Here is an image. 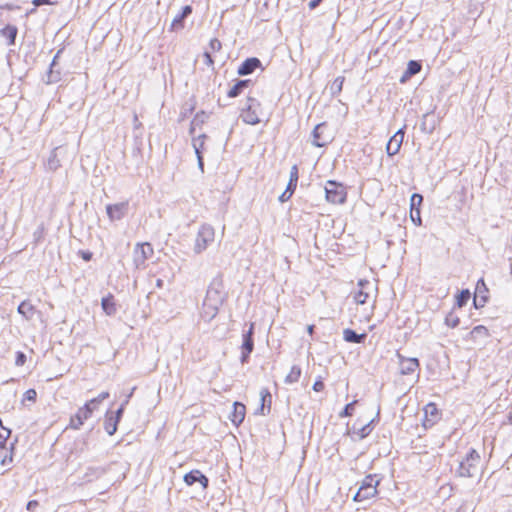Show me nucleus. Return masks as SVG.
I'll return each instance as SVG.
<instances>
[{
  "mask_svg": "<svg viewBox=\"0 0 512 512\" xmlns=\"http://www.w3.org/2000/svg\"><path fill=\"white\" fill-rule=\"evenodd\" d=\"M488 336L489 331L483 325L475 326L470 332V337L472 340H477L478 338H487Z\"/></svg>",
  "mask_w": 512,
  "mask_h": 512,
  "instance_id": "c85d7f7f",
  "label": "nucleus"
},
{
  "mask_svg": "<svg viewBox=\"0 0 512 512\" xmlns=\"http://www.w3.org/2000/svg\"><path fill=\"white\" fill-rule=\"evenodd\" d=\"M209 118V115L204 112V111H201V112H198L192 122H191V127H190V134H193L194 131H195V128L197 126H201L202 124H204Z\"/></svg>",
  "mask_w": 512,
  "mask_h": 512,
  "instance_id": "bb28decb",
  "label": "nucleus"
},
{
  "mask_svg": "<svg viewBox=\"0 0 512 512\" xmlns=\"http://www.w3.org/2000/svg\"><path fill=\"white\" fill-rule=\"evenodd\" d=\"M296 185H297V182L292 183L291 180H289L286 191H292V193H293L296 188Z\"/></svg>",
  "mask_w": 512,
  "mask_h": 512,
  "instance_id": "864d4df0",
  "label": "nucleus"
},
{
  "mask_svg": "<svg viewBox=\"0 0 512 512\" xmlns=\"http://www.w3.org/2000/svg\"><path fill=\"white\" fill-rule=\"evenodd\" d=\"M380 483V479L377 475L369 474L361 482V485L353 497L355 502H362L373 498L377 495V487Z\"/></svg>",
  "mask_w": 512,
  "mask_h": 512,
  "instance_id": "20e7f679",
  "label": "nucleus"
},
{
  "mask_svg": "<svg viewBox=\"0 0 512 512\" xmlns=\"http://www.w3.org/2000/svg\"><path fill=\"white\" fill-rule=\"evenodd\" d=\"M399 371L402 375H410L419 368V361L417 358H408L397 353Z\"/></svg>",
  "mask_w": 512,
  "mask_h": 512,
  "instance_id": "9d476101",
  "label": "nucleus"
},
{
  "mask_svg": "<svg viewBox=\"0 0 512 512\" xmlns=\"http://www.w3.org/2000/svg\"><path fill=\"white\" fill-rule=\"evenodd\" d=\"M373 285L368 280H360L353 292V299L357 304H365L373 292Z\"/></svg>",
  "mask_w": 512,
  "mask_h": 512,
  "instance_id": "1a4fd4ad",
  "label": "nucleus"
},
{
  "mask_svg": "<svg viewBox=\"0 0 512 512\" xmlns=\"http://www.w3.org/2000/svg\"><path fill=\"white\" fill-rule=\"evenodd\" d=\"M184 481L189 486L196 482H200L204 488L207 487L208 484V479L199 470H194L187 473L184 476Z\"/></svg>",
  "mask_w": 512,
  "mask_h": 512,
  "instance_id": "f3484780",
  "label": "nucleus"
},
{
  "mask_svg": "<svg viewBox=\"0 0 512 512\" xmlns=\"http://www.w3.org/2000/svg\"><path fill=\"white\" fill-rule=\"evenodd\" d=\"M373 420H370L368 423L362 425L361 427H357L354 425L352 429L350 430V434L354 438L363 439L366 436H368L372 431V424Z\"/></svg>",
  "mask_w": 512,
  "mask_h": 512,
  "instance_id": "aec40b11",
  "label": "nucleus"
},
{
  "mask_svg": "<svg viewBox=\"0 0 512 512\" xmlns=\"http://www.w3.org/2000/svg\"><path fill=\"white\" fill-rule=\"evenodd\" d=\"M215 240V229L209 224H202L195 237L193 251L199 255L203 253Z\"/></svg>",
  "mask_w": 512,
  "mask_h": 512,
  "instance_id": "7ed1b4c3",
  "label": "nucleus"
},
{
  "mask_svg": "<svg viewBox=\"0 0 512 512\" xmlns=\"http://www.w3.org/2000/svg\"><path fill=\"white\" fill-rule=\"evenodd\" d=\"M326 125L324 123L318 124L312 132V144L316 147H324L330 142V136L325 135Z\"/></svg>",
  "mask_w": 512,
  "mask_h": 512,
  "instance_id": "ddd939ff",
  "label": "nucleus"
},
{
  "mask_svg": "<svg viewBox=\"0 0 512 512\" xmlns=\"http://www.w3.org/2000/svg\"><path fill=\"white\" fill-rule=\"evenodd\" d=\"M480 456L472 449L467 457L459 464L458 474L461 477H473L478 471Z\"/></svg>",
  "mask_w": 512,
  "mask_h": 512,
  "instance_id": "423d86ee",
  "label": "nucleus"
},
{
  "mask_svg": "<svg viewBox=\"0 0 512 512\" xmlns=\"http://www.w3.org/2000/svg\"><path fill=\"white\" fill-rule=\"evenodd\" d=\"M313 330H314V326H313V325H309V326L307 327V331H308V333H309V334H312V333H313Z\"/></svg>",
  "mask_w": 512,
  "mask_h": 512,
  "instance_id": "0e129e2a",
  "label": "nucleus"
},
{
  "mask_svg": "<svg viewBox=\"0 0 512 512\" xmlns=\"http://www.w3.org/2000/svg\"><path fill=\"white\" fill-rule=\"evenodd\" d=\"M356 401H353L349 404H347L344 408V410L340 413V417H348V416H351L353 414V410H354V405H355Z\"/></svg>",
  "mask_w": 512,
  "mask_h": 512,
  "instance_id": "79ce46f5",
  "label": "nucleus"
},
{
  "mask_svg": "<svg viewBox=\"0 0 512 512\" xmlns=\"http://www.w3.org/2000/svg\"><path fill=\"white\" fill-rule=\"evenodd\" d=\"M191 12H192L191 6H189V5L184 6L182 8V11L173 18V20L171 22V29L175 30V31L182 29L184 18H186L189 14H191Z\"/></svg>",
  "mask_w": 512,
  "mask_h": 512,
  "instance_id": "6ab92c4d",
  "label": "nucleus"
},
{
  "mask_svg": "<svg viewBox=\"0 0 512 512\" xmlns=\"http://www.w3.org/2000/svg\"><path fill=\"white\" fill-rule=\"evenodd\" d=\"M412 76L407 74V71L403 73V75L400 78L401 83H405L408 79H410Z\"/></svg>",
  "mask_w": 512,
  "mask_h": 512,
  "instance_id": "4d7b16f0",
  "label": "nucleus"
},
{
  "mask_svg": "<svg viewBox=\"0 0 512 512\" xmlns=\"http://www.w3.org/2000/svg\"><path fill=\"white\" fill-rule=\"evenodd\" d=\"M260 65L261 62L258 58H248L240 65V67L238 68V73L240 75L251 74Z\"/></svg>",
  "mask_w": 512,
  "mask_h": 512,
  "instance_id": "a211bd4d",
  "label": "nucleus"
},
{
  "mask_svg": "<svg viewBox=\"0 0 512 512\" xmlns=\"http://www.w3.org/2000/svg\"><path fill=\"white\" fill-rule=\"evenodd\" d=\"M57 151L58 148L53 149L47 159L46 167L49 171H56L61 166Z\"/></svg>",
  "mask_w": 512,
  "mask_h": 512,
  "instance_id": "b1692460",
  "label": "nucleus"
},
{
  "mask_svg": "<svg viewBox=\"0 0 512 512\" xmlns=\"http://www.w3.org/2000/svg\"><path fill=\"white\" fill-rule=\"evenodd\" d=\"M320 2H309V7L311 10L315 9Z\"/></svg>",
  "mask_w": 512,
  "mask_h": 512,
  "instance_id": "680f3d73",
  "label": "nucleus"
},
{
  "mask_svg": "<svg viewBox=\"0 0 512 512\" xmlns=\"http://www.w3.org/2000/svg\"><path fill=\"white\" fill-rule=\"evenodd\" d=\"M12 452L13 447L10 446L9 448L0 450V464L3 467H8L12 463Z\"/></svg>",
  "mask_w": 512,
  "mask_h": 512,
  "instance_id": "cd10ccee",
  "label": "nucleus"
},
{
  "mask_svg": "<svg viewBox=\"0 0 512 512\" xmlns=\"http://www.w3.org/2000/svg\"><path fill=\"white\" fill-rule=\"evenodd\" d=\"M212 53L208 50H206L203 54V57H204V61L205 63L208 65V66H211L213 65V59H212Z\"/></svg>",
  "mask_w": 512,
  "mask_h": 512,
  "instance_id": "09e8293b",
  "label": "nucleus"
},
{
  "mask_svg": "<svg viewBox=\"0 0 512 512\" xmlns=\"http://www.w3.org/2000/svg\"><path fill=\"white\" fill-rule=\"evenodd\" d=\"M58 55H59V52L55 55L52 63H51V68H50V71L47 75V80L46 82L48 84H51V83H56L60 80V76H59V72H55L53 70V68L56 66V59L58 58Z\"/></svg>",
  "mask_w": 512,
  "mask_h": 512,
  "instance_id": "473e14b6",
  "label": "nucleus"
},
{
  "mask_svg": "<svg viewBox=\"0 0 512 512\" xmlns=\"http://www.w3.org/2000/svg\"><path fill=\"white\" fill-rule=\"evenodd\" d=\"M422 202H423L422 195H420L418 193H414L410 199V211L420 209Z\"/></svg>",
  "mask_w": 512,
  "mask_h": 512,
  "instance_id": "c9c22d12",
  "label": "nucleus"
},
{
  "mask_svg": "<svg viewBox=\"0 0 512 512\" xmlns=\"http://www.w3.org/2000/svg\"><path fill=\"white\" fill-rule=\"evenodd\" d=\"M260 394H261V402H262V404H261V412L263 413L264 403H265L266 397H270V394H269V392L266 389H263Z\"/></svg>",
  "mask_w": 512,
  "mask_h": 512,
  "instance_id": "8fccbe9b",
  "label": "nucleus"
},
{
  "mask_svg": "<svg viewBox=\"0 0 512 512\" xmlns=\"http://www.w3.org/2000/svg\"><path fill=\"white\" fill-rule=\"evenodd\" d=\"M101 306L106 315L112 316L116 313V304L113 300V296L110 294L102 298Z\"/></svg>",
  "mask_w": 512,
  "mask_h": 512,
  "instance_id": "5701e85b",
  "label": "nucleus"
},
{
  "mask_svg": "<svg viewBox=\"0 0 512 512\" xmlns=\"http://www.w3.org/2000/svg\"><path fill=\"white\" fill-rule=\"evenodd\" d=\"M480 287H484L485 288V282L483 279H480L478 282H477V289H479Z\"/></svg>",
  "mask_w": 512,
  "mask_h": 512,
  "instance_id": "e2e57ef3",
  "label": "nucleus"
},
{
  "mask_svg": "<svg viewBox=\"0 0 512 512\" xmlns=\"http://www.w3.org/2000/svg\"><path fill=\"white\" fill-rule=\"evenodd\" d=\"M344 340L351 343H361L366 338V334H357L355 331L351 329H345L343 331Z\"/></svg>",
  "mask_w": 512,
  "mask_h": 512,
  "instance_id": "393cba45",
  "label": "nucleus"
},
{
  "mask_svg": "<svg viewBox=\"0 0 512 512\" xmlns=\"http://www.w3.org/2000/svg\"><path fill=\"white\" fill-rule=\"evenodd\" d=\"M131 395H132V392L128 395L127 399L122 403L120 408L116 411L114 418L117 419V421L120 420V418L122 416V413L124 411V406L128 403L129 398L131 397Z\"/></svg>",
  "mask_w": 512,
  "mask_h": 512,
  "instance_id": "a18cd8bd",
  "label": "nucleus"
},
{
  "mask_svg": "<svg viewBox=\"0 0 512 512\" xmlns=\"http://www.w3.org/2000/svg\"><path fill=\"white\" fill-rule=\"evenodd\" d=\"M247 83L248 81L246 80H241L239 81L238 83H236L228 92V96L233 98V97H237L241 91L243 90V88H245L247 86Z\"/></svg>",
  "mask_w": 512,
  "mask_h": 512,
  "instance_id": "f704fd0d",
  "label": "nucleus"
},
{
  "mask_svg": "<svg viewBox=\"0 0 512 512\" xmlns=\"http://www.w3.org/2000/svg\"><path fill=\"white\" fill-rule=\"evenodd\" d=\"M469 299H470V292L468 290L461 291V293L457 296L458 306L462 307V306L466 305Z\"/></svg>",
  "mask_w": 512,
  "mask_h": 512,
  "instance_id": "58836bf2",
  "label": "nucleus"
},
{
  "mask_svg": "<svg viewBox=\"0 0 512 512\" xmlns=\"http://www.w3.org/2000/svg\"><path fill=\"white\" fill-rule=\"evenodd\" d=\"M156 284H157L158 287H162L163 281L161 279H158Z\"/></svg>",
  "mask_w": 512,
  "mask_h": 512,
  "instance_id": "69168bd1",
  "label": "nucleus"
},
{
  "mask_svg": "<svg viewBox=\"0 0 512 512\" xmlns=\"http://www.w3.org/2000/svg\"><path fill=\"white\" fill-rule=\"evenodd\" d=\"M459 322V318L451 313L447 315L445 318V324L451 328L457 327L459 325Z\"/></svg>",
  "mask_w": 512,
  "mask_h": 512,
  "instance_id": "ea45409f",
  "label": "nucleus"
},
{
  "mask_svg": "<svg viewBox=\"0 0 512 512\" xmlns=\"http://www.w3.org/2000/svg\"><path fill=\"white\" fill-rule=\"evenodd\" d=\"M82 257L84 260L89 261L91 259V253L89 252H83Z\"/></svg>",
  "mask_w": 512,
  "mask_h": 512,
  "instance_id": "bf43d9fd",
  "label": "nucleus"
},
{
  "mask_svg": "<svg viewBox=\"0 0 512 512\" xmlns=\"http://www.w3.org/2000/svg\"><path fill=\"white\" fill-rule=\"evenodd\" d=\"M154 249L150 243H137L133 251V262L137 269H144L146 261L153 255Z\"/></svg>",
  "mask_w": 512,
  "mask_h": 512,
  "instance_id": "0eeeda50",
  "label": "nucleus"
},
{
  "mask_svg": "<svg viewBox=\"0 0 512 512\" xmlns=\"http://www.w3.org/2000/svg\"><path fill=\"white\" fill-rule=\"evenodd\" d=\"M17 35V28L13 25H6L0 30V36L6 40L7 45H13Z\"/></svg>",
  "mask_w": 512,
  "mask_h": 512,
  "instance_id": "412c9836",
  "label": "nucleus"
},
{
  "mask_svg": "<svg viewBox=\"0 0 512 512\" xmlns=\"http://www.w3.org/2000/svg\"><path fill=\"white\" fill-rule=\"evenodd\" d=\"M407 74L408 75H415L421 71V64L417 61L410 60L407 64Z\"/></svg>",
  "mask_w": 512,
  "mask_h": 512,
  "instance_id": "e433bc0d",
  "label": "nucleus"
},
{
  "mask_svg": "<svg viewBox=\"0 0 512 512\" xmlns=\"http://www.w3.org/2000/svg\"><path fill=\"white\" fill-rule=\"evenodd\" d=\"M325 194L328 202L342 204L346 200V190L342 184L328 181L325 185Z\"/></svg>",
  "mask_w": 512,
  "mask_h": 512,
  "instance_id": "6e6552de",
  "label": "nucleus"
},
{
  "mask_svg": "<svg viewBox=\"0 0 512 512\" xmlns=\"http://www.w3.org/2000/svg\"><path fill=\"white\" fill-rule=\"evenodd\" d=\"M324 389V383L322 380H317L313 385V390L316 392H320Z\"/></svg>",
  "mask_w": 512,
  "mask_h": 512,
  "instance_id": "603ef678",
  "label": "nucleus"
},
{
  "mask_svg": "<svg viewBox=\"0 0 512 512\" xmlns=\"http://www.w3.org/2000/svg\"><path fill=\"white\" fill-rule=\"evenodd\" d=\"M101 402H94L93 404H91V413L94 412V410H96L98 408V405L100 404Z\"/></svg>",
  "mask_w": 512,
  "mask_h": 512,
  "instance_id": "052dcab7",
  "label": "nucleus"
},
{
  "mask_svg": "<svg viewBox=\"0 0 512 512\" xmlns=\"http://www.w3.org/2000/svg\"><path fill=\"white\" fill-rule=\"evenodd\" d=\"M301 376V369L299 366L294 365L291 367L290 372L285 377V383L287 384H293L298 382L299 378Z\"/></svg>",
  "mask_w": 512,
  "mask_h": 512,
  "instance_id": "2f4dec72",
  "label": "nucleus"
},
{
  "mask_svg": "<svg viewBox=\"0 0 512 512\" xmlns=\"http://www.w3.org/2000/svg\"><path fill=\"white\" fill-rule=\"evenodd\" d=\"M438 414L439 412L437 406L434 403H428L424 407V426H432L436 422Z\"/></svg>",
  "mask_w": 512,
  "mask_h": 512,
  "instance_id": "dca6fc26",
  "label": "nucleus"
},
{
  "mask_svg": "<svg viewBox=\"0 0 512 512\" xmlns=\"http://www.w3.org/2000/svg\"><path fill=\"white\" fill-rule=\"evenodd\" d=\"M240 116L246 124L256 125L260 123L262 116L261 104L254 98H248Z\"/></svg>",
  "mask_w": 512,
  "mask_h": 512,
  "instance_id": "39448f33",
  "label": "nucleus"
},
{
  "mask_svg": "<svg viewBox=\"0 0 512 512\" xmlns=\"http://www.w3.org/2000/svg\"><path fill=\"white\" fill-rule=\"evenodd\" d=\"M404 139V130L399 129L388 141L386 145V152L389 156L396 155L403 143Z\"/></svg>",
  "mask_w": 512,
  "mask_h": 512,
  "instance_id": "f8f14e48",
  "label": "nucleus"
},
{
  "mask_svg": "<svg viewBox=\"0 0 512 512\" xmlns=\"http://www.w3.org/2000/svg\"><path fill=\"white\" fill-rule=\"evenodd\" d=\"M105 469L102 467H90L87 469L84 478L85 481L91 482L94 479H97L105 474Z\"/></svg>",
  "mask_w": 512,
  "mask_h": 512,
  "instance_id": "a878e982",
  "label": "nucleus"
},
{
  "mask_svg": "<svg viewBox=\"0 0 512 512\" xmlns=\"http://www.w3.org/2000/svg\"><path fill=\"white\" fill-rule=\"evenodd\" d=\"M410 218L415 225L420 226L422 224L420 209L410 211Z\"/></svg>",
  "mask_w": 512,
  "mask_h": 512,
  "instance_id": "a19ab883",
  "label": "nucleus"
},
{
  "mask_svg": "<svg viewBox=\"0 0 512 512\" xmlns=\"http://www.w3.org/2000/svg\"><path fill=\"white\" fill-rule=\"evenodd\" d=\"M26 362V355L22 352H17L15 365L16 366H23Z\"/></svg>",
  "mask_w": 512,
  "mask_h": 512,
  "instance_id": "49530a36",
  "label": "nucleus"
},
{
  "mask_svg": "<svg viewBox=\"0 0 512 512\" xmlns=\"http://www.w3.org/2000/svg\"><path fill=\"white\" fill-rule=\"evenodd\" d=\"M119 421L114 418V416L111 414H107L106 420H105V431L108 435H113L117 431V424Z\"/></svg>",
  "mask_w": 512,
  "mask_h": 512,
  "instance_id": "7c9ffc66",
  "label": "nucleus"
},
{
  "mask_svg": "<svg viewBox=\"0 0 512 512\" xmlns=\"http://www.w3.org/2000/svg\"><path fill=\"white\" fill-rule=\"evenodd\" d=\"M226 292L221 281H213L206 292L203 300L200 317L205 322L212 321L218 314L220 307L226 299Z\"/></svg>",
  "mask_w": 512,
  "mask_h": 512,
  "instance_id": "f257e3e1",
  "label": "nucleus"
},
{
  "mask_svg": "<svg viewBox=\"0 0 512 512\" xmlns=\"http://www.w3.org/2000/svg\"><path fill=\"white\" fill-rule=\"evenodd\" d=\"M254 330V323L250 324L249 330L243 335V344H242V356L241 362L245 363L249 354L253 351L254 343L252 339Z\"/></svg>",
  "mask_w": 512,
  "mask_h": 512,
  "instance_id": "4468645a",
  "label": "nucleus"
},
{
  "mask_svg": "<svg viewBox=\"0 0 512 512\" xmlns=\"http://www.w3.org/2000/svg\"><path fill=\"white\" fill-rule=\"evenodd\" d=\"M509 422L512 424V412L509 414Z\"/></svg>",
  "mask_w": 512,
  "mask_h": 512,
  "instance_id": "338daca9",
  "label": "nucleus"
},
{
  "mask_svg": "<svg viewBox=\"0 0 512 512\" xmlns=\"http://www.w3.org/2000/svg\"><path fill=\"white\" fill-rule=\"evenodd\" d=\"M106 212L111 221L121 220L128 212V202L109 204L106 206Z\"/></svg>",
  "mask_w": 512,
  "mask_h": 512,
  "instance_id": "9b49d317",
  "label": "nucleus"
},
{
  "mask_svg": "<svg viewBox=\"0 0 512 512\" xmlns=\"http://www.w3.org/2000/svg\"><path fill=\"white\" fill-rule=\"evenodd\" d=\"M290 180L292 183L298 181V168L296 165H293L290 170Z\"/></svg>",
  "mask_w": 512,
  "mask_h": 512,
  "instance_id": "de8ad7c7",
  "label": "nucleus"
},
{
  "mask_svg": "<svg viewBox=\"0 0 512 512\" xmlns=\"http://www.w3.org/2000/svg\"><path fill=\"white\" fill-rule=\"evenodd\" d=\"M245 414H246L245 405L240 402H234L233 411L231 412L229 419L231 420V422L234 425L238 426L243 422V420L245 418Z\"/></svg>",
  "mask_w": 512,
  "mask_h": 512,
  "instance_id": "2eb2a0df",
  "label": "nucleus"
},
{
  "mask_svg": "<svg viewBox=\"0 0 512 512\" xmlns=\"http://www.w3.org/2000/svg\"><path fill=\"white\" fill-rule=\"evenodd\" d=\"M38 505V502L35 500H31L27 503V509L32 510Z\"/></svg>",
  "mask_w": 512,
  "mask_h": 512,
  "instance_id": "6e6d98bb",
  "label": "nucleus"
},
{
  "mask_svg": "<svg viewBox=\"0 0 512 512\" xmlns=\"http://www.w3.org/2000/svg\"><path fill=\"white\" fill-rule=\"evenodd\" d=\"M206 138L207 136L205 134L193 138L192 144L196 155H202V152L205 149Z\"/></svg>",
  "mask_w": 512,
  "mask_h": 512,
  "instance_id": "c756f323",
  "label": "nucleus"
},
{
  "mask_svg": "<svg viewBox=\"0 0 512 512\" xmlns=\"http://www.w3.org/2000/svg\"><path fill=\"white\" fill-rule=\"evenodd\" d=\"M109 397L108 392H102L97 397L91 399L87 403H85L82 407H80L75 415L70 418L69 427L78 430L84 424L85 420L89 419L92 415L91 413V404L94 402H103L105 399Z\"/></svg>",
  "mask_w": 512,
  "mask_h": 512,
  "instance_id": "f03ea898",
  "label": "nucleus"
},
{
  "mask_svg": "<svg viewBox=\"0 0 512 512\" xmlns=\"http://www.w3.org/2000/svg\"><path fill=\"white\" fill-rule=\"evenodd\" d=\"M209 49L211 53L219 51L221 49V42L216 38L211 39Z\"/></svg>",
  "mask_w": 512,
  "mask_h": 512,
  "instance_id": "c03bdc74",
  "label": "nucleus"
},
{
  "mask_svg": "<svg viewBox=\"0 0 512 512\" xmlns=\"http://www.w3.org/2000/svg\"><path fill=\"white\" fill-rule=\"evenodd\" d=\"M198 160V167L203 172L204 164H203V158L202 155H196Z\"/></svg>",
  "mask_w": 512,
  "mask_h": 512,
  "instance_id": "5fc2aeb1",
  "label": "nucleus"
},
{
  "mask_svg": "<svg viewBox=\"0 0 512 512\" xmlns=\"http://www.w3.org/2000/svg\"><path fill=\"white\" fill-rule=\"evenodd\" d=\"M344 77L339 76L337 77L330 86V92L332 95H338L342 91L343 83H344Z\"/></svg>",
  "mask_w": 512,
  "mask_h": 512,
  "instance_id": "72a5a7b5",
  "label": "nucleus"
},
{
  "mask_svg": "<svg viewBox=\"0 0 512 512\" xmlns=\"http://www.w3.org/2000/svg\"><path fill=\"white\" fill-rule=\"evenodd\" d=\"M10 433V430L6 428H2V430L0 431V450L8 448L7 440L10 436Z\"/></svg>",
  "mask_w": 512,
  "mask_h": 512,
  "instance_id": "4c0bfd02",
  "label": "nucleus"
},
{
  "mask_svg": "<svg viewBox=\"0 0 512 512\" xmlns=\"http://www.w3.org/2000/svg\"><path fill=\"white\" fill-rule=\"evenodd\" d=\"M36 397H37L36 391L34 389H28L24 393L23 402L26 400L34 402L36 400Z\"/></svg>",
  "mask_w": 512,
  "mask_h": 512,
  "instance_id": "37998d69",
  "label": "nucleus"
},
{
  "mask_svg": "<svg viewBox=\"0 0 512 512\" xmlns=\"http://www.w3.org/2000/svg\"><path fill=\"white\" fill-rule=\"evenodd\" d=\"M291 196H292V191H286V190H285V191L280 195L279 200H280L281 202H285V201L289 200Z\"/></svg>",
  "mask_w": 512,
  "mask_h": 512,
  "instance_id": "3c124183",
  "label": "nucleus"
},
{
  "mask_svg": "<svg viewBox=\"0 0 512 512\" xmlns=\"http://www.w3.org/2000/svg\"><path fill=\"white\" fill-rule=\"evenodd\" d=\"M26 320H31L36 312L35 307L29 301H23L17 309Z\"/></svg>",
  "mask_w": 512,
  "mask_h": 512,
  "instance_id": "4be33fe9",
  "label": "nucleus"
},
{
  "mask_svg": "<svg viewBox=\"0 0 512 512\" xmlns=\"http://www.w3.org/2000/svg\"><path fill=\"white\" fill-rule=\"evenodd\" d=\"M52 2H40V1H37V2H33L34 4V8L30 11V12H33L35 11V8L41 4H51Z\"/></svg>",
  "mask_w": 512,
  "mask_h": 512,
  "instance_id": "13d9d810",
  "label": "nucleus"
}]
</instances>
